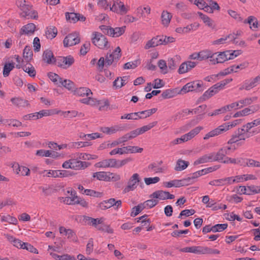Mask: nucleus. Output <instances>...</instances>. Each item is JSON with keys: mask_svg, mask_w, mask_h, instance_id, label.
<instances>
[{"mask_svg": "<svg viewBox=\"0 0 260 260\" xmlns=\"http://www.w3.org/2000/svg\"><path fill=\"white\" fill-rule=\"evenodd\" d=\"M228 130H229V125H227L226 123H224L206 134L203 139L205 140H208L210 138L215 137L223 134Z\"/></svg>", "mask_w": 260, "mask_h": 260, "instance_id": "nucleus-10", "label": "nucleus"}, {"mask_svg": "<svg viewBox=\"0 0 260 260\" xmlns=\"http://www.w3.org/2000/svg\"><path fill=\"white\" fill-rule=\"evenodd\" d=\"M11 101L18 107H25L29 106L28 101L20 98H13L11 99Z\"/></svg>", "mask_w": 260, "mask_h": 260, "instance_id": "nucleus-32", "label": "nucleus"}, {"mask_svg": "<svg viewBox=\"0 0 260 260\" xmlns=\"http://www.w3.org/2000/svg\"><path fill=\"white\" fill-rule=\"evenodd\" d=\"M197 14L199 16L200 18L203 20V22L206 25L212 29H215L216 25L214 21L209 17L207 15L204 14L201 12H198Z\"/></svg>", "mask_w": 260, "mask_h": 260, "instance_id": "nucleus-24", "label": "nucleus"}, {"mask_svg": "<svg viewBox=\"0 0 260 260\" xmlns=\"http://www.w3.org/2000/svg\"><path fill=\"white\" fill-rule=\"evenodd\" d=\"M214 54L207 51H202L199 52V60H203L209 58H213Z\"/></svg>", "mask_w": 260, "mask_h": 260, "instance_id": "nucleus-53", "label": "nucleus"}, {"mask_svg": "<svg viewBox=\"0 0 260 260\" xmlns=\"http://www.w3.org/2000/svg\"><path fill=\"white\" fill-rule=\"evenodd\" d=\"M204 246H191L186 247L180 249L182 252H190L199 254H204Z\"/></svg>", "mask_w": 260, "mask_h": 260, "instance_id": "nucleus-21", "label": "nucleus"}, {"mask_svg": "<svg viewBox=\"0 0 260 260\" xmlns=\"http://www.w3.org/2000/svg\"><path fill=\"white\" fill-rule=\"evenodd\" d=\"M255 87L254 83L252 79L250 80H245L243 85L240 88V90L245 89L246 90H249L253 87Z\"/></svg>", "mask_w": 260, "mask_h": 260, "instance_id": "nucleus-47", "label": "nucleus"}, {"mask_svg": "<svg viewBox=\"0 0 260 260\" xmlns=\"http://www.w3.org/2000/svg\"><path fill=\"white\" fill-rule=\"evenodd\" d=\"M129 76H123L122 77H117L113 82V86L117 88H120L126 84L128 82Z\"/></svg>", "mask_w": 260, "mask_h": 260, "instance_id": "nucleus-34", "label": "nucleus"}, {"mask_svg": "<svg viewBox=\"0 0 260 260\" xmlns=\"http://www.w3.org/2000/svg\"><path fill=\"white\" fill-rule=\"evenodd\" d=\"M257 100V96H253L251 98H246L238 101L239 103V108H241L244 106H246L251 104L253 102H255Z\"/></svg>", "mask_w": 260, "mask_h": 260, "instance_id": "nucleus-36", "label": "nucleus"}, {"mask_svg": "<svg viewBox=\"0 0 260 260\" xmlns=\"http://www.w3.org/2000/svg\"><path fill=\"white\" fill-rule=\"evenodd\" d=\"M75 61L74 57L71 55L64 56H58L55 60V64L58 67L63 69H67L70 67Z\"/></svg>", "mask_w": 260, "mask_h": 260, "instance_id": "nucleus-4", "label": "nucleus"}, {"mask_svg": "<svg viewBox=\"0 0 260 260\" xmlns=\"http://www.w3.org/2000/svg\"><path fill=\"white\" fill-rule=\"evenodd\" d=\"M231 177L214 180L209 182V184L213 186H221L232 184Z\"/></svg>", "mask_w": 260, "mask_h": 260, "instance_id": "nucleus-27", "label": "nucleus"}, {"mask_svg": "<svg viewBox=\"0 0 260 260\" xmlns=\"http://www.w3.org/2000/svg\"><path fill=\"white\" fill-rule=\"evenodd\" d=\"M202 129L203 127L197 126L187 134L191 140L192 138H194L196 135H197Z\"/></svg>", "mask_w": 260, "mask_h": 260, "instance_id": "nucleus-59", "label": "nucleus"}, {"mask_svg": "<svg viewBox=\"0 0 260 260\" xmlns=\"http://www.w3.org/2000/svg\"><path fill=\"white\" fill-rule=\"evenodd\" d=\"M141 178L138 173L134 174L129 179L127 185L123 189V192L126 193L134 190L137 187L138 184L140 182Z\"/></svg>", "mask_w": 260, "mask_h": 260, "instance_id": "nucleus-7", "label": "nucleus"}, {"mask_svg": "<svg viewBox=\"0 0 260 260\" xmlns=\"http://www.w3.org/2000/svg\"><path fill=\"white\" fill-rule=\"evenodd\" d=\"M120 179V176L119 175L116 173L108 172L107 181L115 182L119 180Z\"/></svg>", "mask_w": 260, "mask_h": 260, "instance_id": "nucleus-54", "label": "nucleus"}, {"mask_svg": "<svg viewBox=\"0 0 260 260\" xmlns=\"http://www.w3.org/2000/svg\"><path fill=\"white\" fill-rule=\"evenodd\" d=\"M226 56L228 57V59H233L239 55H240L241 53V51L238 50H234L232 52L230 50L226 51Z\"/></svg>", "mask_w": 260, "mask_h": 260, "instance_id": "nucleus-56", "label": "nucleus"}, {"mask_svg": "<svg viewBox=\"0 0 260 260\" xmlns=\"http://www.w3.org/2000/svg\"><path fill=\"white\" fill-rule=\"evenodd\" d=\"M144 202L147 208H151L155 206L158 203V200L152 198Z\"/></svg>", "mask_w": 260, "mask_h": 260, "instance_id": "nucleus-61", "label": "nucleus"}, {"mask_svg": "<svg viewBox=\"0 0 260 260\" xmlns=\"http://www.w3.org/2000/svg\"><path fill=\"white\" fill-rule=\"evenodd\" d=\"M107 174L108 172H98L94 173L92 177L93 178H96L99 180H103L107 181Z\"/></svg>", "mask_w": 260, "mask_h": 260, "instance_id": "nucleus-50", "label": "nucleus"}, {"mask_svg": "<svg viewBox=\"0 0 260 260\" xmlns=\"http://www.w3.org/2000/svg\"><path fill=\"white\" fill-rule=\"evenodd\" d=\"M150 198L158 199L160 200L167 199H173L175 198L174 195L170 194L168 191L161 190H156L150 195Z\"/></svg>", "mask_w": 260, "mask_h": 260, "instance_id": "nucleus-14", "label": "nucleus"}, {"mask_svg": "<svg viewBox=\"0 0 260 260\" xmlns=\"http://www.w3.org/2000/svg\"><path fill=\"white\" fill-rule=\"evenodd\" d=\"M22 244L23 245V249H26L28 251H30L32 253L37 254L38 253V250L30 244L28 243H24Z\"/></svg>", "mask_w": 260, "mask_h": 260, "instance_id": "nucleus-63", "label": "nucleus"}, {"mask_svg": "<svg viewBox=\"0 0 260 260\" xmlns=\"http://www.w3.org/2000/svg\"><path fill=\"white\" fill-rule=\"evenodd\" d=\"M172 18V15L167 11L164 10L161 15V23L164 26H168Z\"/></svg>", "mask_w": 260, "mask_h": 260, "instance_id": "nucleus-31", "label": "nucleus"}, {"mask_svg": "<svg viewBox=\"0 0 260 260\" xmlns=\"http://www.w3.org/2000/svg\"><path fill=\"white\" fill-rule=\"evenodd\" d=\"M100 27L104 34L112 37H118L123 34L125 31V26L113 28L111 26L103 25Z\"/></svg>", "mask_w": 260, "mask_h": 260, "instance_id": "nucleus-2", "label": "nucleus"}, {"mask_svg": "<svg viewBox=\"0 0 260 260\" xmlns=\"http://www.w3.org/2000/svg\"><path fill=\"white\" fill-rule=\"evenodd\" d=\"M36 29V25L34 23H28L23 26L20 31V35H31L34 34Z\"/></svg>", "mask_w": 260, "mask_h": 260, "instance_id": "nucleus-26", "label": "nucleus"}, {"mask_svg": "<svg viewBox=\"0 0 260 260\" xmlns=\"http://www.w3.org/2000/svg\"><path fill=\"white\" fill-rule=\"evenodd\" d=\"M245 22L249 23L251 28L256 29L258 27L257 19L253 16L248 17L247 20H245Z\"/></svg>", "mask_w": 260, "mask_h": 260, "instance_id": "nucleus-43", "label": "nucleus"}, {"mask_svg": "<svg viewBox=\"0 0 260 260\" xmlns=\"http://www.w3.org/2000/svg\"><path fill=\"white\" fill-rule=\"evenodd\" d=\"M236 149L235 148H232L231 147L226 145L221 148L217 152L214 153V156L216 161L222 162L227 157L226 155H230Z\"/></svg>", "mask_w": 260, "mask_h": 260, "instance_id": "nucleus-9", "label": "nucleus"}, {"mask_svg": "<svg viewBox=\"0 0 260 260\" xmlns=\"http://www.w3.org/2000/svg\"><path fill=\"white\" fill-rule=\"evenodd\" d=\"M245 138L243 137V135L240 132V131L238 128L236 131L235 132L234 134H233L231 138L228 141V144H232L235 143H237L241 140H245Z\"/></svg>", "mask_w": 260, "mask_h": 260, "instance_id": "nucleus-28", "label": "nucleus"}, {"mask_svg": "<svg viewBox=\"0 0 260 260\" xmlns=\"http://www.w3.org/2000/svg\"><path fill=\"white\" fill-rule=\"evenodd\" d=\"M68 193H71V197H62L60 198V201H62V202L67 205H74L76 204V202H77V196H76V192L73 190L72 189L71 190L68 191Z\"/></svg>", "mask_w": 260, "mask_h": 260, "instance_id": "nucleus-18", "label": "nucleus"}, {"mask_svg": "<svg viewBox=\"0 0 260 260\" xmlns=\"http://www.w3.org/2000/svg\"><path fill=\"white\" fill-rule=\"evenodd\" d=\"M189 164V162L188 161L183 160L181 159H179L176 162L175 170L176 171H183L187 168Z\"/></svg>", "mask_w": 260, "mask_h": 260, "instance_id": "nucleus-37", "label": "nucleus"}, {"mask_svg": "<svg viewBox=\"0 0 260 260\" xmlns=\"http://www.w3.org/2000/svg\"><path fill=\"white\" fill-rule=\"evenodd\" d=\"M23 70L24 72L27 73L31 77H35L36 75V71L35 68L31 64H29L28 66H24L23 67Z\"/></svg>", "mask_w": 260, "mask_h": 260, "instance_id": "nucleus-45", "label": "nucleus"}, {"mask_svg": "<svg viewBox=\"0 0 260 260\" xmlns=\"http://www.w3.org/2000/svg\"><path fill=\"white\" fill-rule=\"evenodd\" d=\"M163 36H157L153 37L151 40L148 41L145 46V49H148L158 45H163Z\"/></svg>", "mask_w": 260, "mask_h": 260, "instance_id": "nucleus-16", "label": "nucleus"}, {"mask_svg": "<svg viewBox=\"0 0 260 260\" xmlns=\"http://www.w3.org/2000/svg\"><path fill=\"white\" fill-rule=\"evenodd\" d=\"M157 123V121H153L149 123L148 125H144L140 128H138L140 135L144 134L146 132L150 130L151 128L155 126Z\"/></svg>", "mask_w": 260, "mask_h": 260, "instance_id": "nucleus-46", "label": "nucleus"}, {"mask_svg": "<svg viewBox=\"0 0 260 260\" xmlns=\"http://www.w3.org/2000/svg\"><path fill=\"white\" fill-rule=\"evenodd\" d=\"M125 148H126V151H127V153H141L143 150L142 148H139L138 146H125Z\"/></svg>", "mask_w": 260, "mask_h": 260, "instance_id": "nucleus-55", "label": "nucleus"}, {"mask_svg": "<svg viewBox=\"0 0 260 260\" xmlns=\"http://www.w3.org/2000/svg\"><path fill=\"white\" fill-rule=\"evenodd\" d=\"M81 103L90 105L91 106H95L98 105L102 104V101H99L96 99L92 98L91 96H88L86 98H83L80 100Z\"/></svg>", "mask_w": 260, "mask_h": 260, "instance_id": "nucleus-30", "label": "nucleus"}, {"mask_svg": "<svg viewBox=\"0 0 260 260\" xmlns=\"http://www.w3.org/2000/svg\"><path fill=\"white\" fill-rule=\"evenodd\" d=\"M20 16L26 18H32L37 19L38 18V12L32 9V6L29 5L26 8H23Z\"/></svg>", "mask_w": 260, "mask_h": 260, "instance_id": "nucleus-13", "label": "nucleus"}, {"mask_svg": "<svg viewBox=\"0 0 260 260\" xmlns=\"http://www.w3.org/2000/svg\"><path fill=\"white\" fill-rule=\"evenodd\" d=\"M221 89H222L219 86V84L216 83L205 91L203 96L205 100L208 99L218 92Z\"/></svg>", "mask_w": 260, "mask_h": 260, "instance_id": "nucleus-22", "label": "nucleus"}, {"mask_svg": "<svg viewBox=\"0 0 260 260\" xmlns=\"http://www.w3.org/2000/svg\"><path fill=\"white\" fill-rule=\"evenodd\" d=\"M1 219L2 222H8L10 224H16L17 223V219L16 218L12 217L9 215L2 216Z\"/></svg>", "mask_w": 260, "mask_h": 260, "instance_id": "nucleus-49", "label": "nucleus"}, {"mask_svg": "<svg viewBox=\"0 0 260 260\" xmlns=\"http://www.w3.org/2000/svg\"><path fill=\"white\" fill-rule=\"evenodd\" d=\"M75 175L73 172L67 170H49L47 176L52 177H68Z\"/></svg>", "mask_w": 260, "mask_h": 260, "instance_id": "nucleus-12", "label": "nucleus"}, {"mask_svg": "<svg viewBox=\"0 0 260 260\" xmlns=\"http://www.w3.org/2000/svg\"><path fill=\"white\" fill-rule=\"evenodd\" d=\"M227 227V223L217 224L213 226L214 233L222 232L225 230Z\"/></svg>", "mask_w": 260, "mask_h": 260, "instance_id": "nucleus-62", "label": "nucleus"}, {"mask_svg": "<svg viewBox=\"0 0 260 260\" xmlns=\"http://www.w3.org/2000/svg\"><path fill=\"white\" fill-rule=\"evenodd\" d=\"M59 230L60 233L64 234L66 236H68V238H72L75 235V233L73 230L67 229L63 226H60Z\"/></svg>", "mask_w": 260, "mask_h": 260, "instance_id": "nucleus-51", "label": "nucleus"}, {"mask_svg": "<svg viewBox=\"0 0 260 260\" xmlns=\"http://www.w3.org/2000/svg\"><path fill=\"white\" fill-rule=\"evenodd\" d=\"M202 81H194L186 84L181 89V93H185L190 91L200 92L203 90Z\"/></svg>", "mask_w": 260, "mask_h": 260, "instance_id": "nucleus-3", "label": "nucleus"}, {"mask_svg": "<svg viewBox=\"0 0 260 260\" xmlns=\"http://www.w3.org/2000/svg\"><path fill=\"white\" fill-rule=\"evenodd\" d=\"M121 200L116 201L115 199L111 198L102 203L101 207L103 209H108L112 206H116V208H118L121 206Z\"/></svg>", "mask_w": 260, "mask_h": 260, "instance_id": "nucleus-19", "label": "nucleus"}, {"mask_svg": "<svg viewBox=\"0 0 260 260\" xmlns=\"http://www.w3.org/2000/svg\"><path fill=\"white\" fill-rule=\"evenodd\" d=\"M228 60L226 51L220 52L216 58V63H223Z\"/></svg>", "mask_w": 260, "mask_h": 260, "instance_id": "nucleus-57", "label": "nucleus"}, {"mask_svg": "<svg viewBox=\"0 0 260 260\" xmlns=\"http://www.w3.org/2000/svg\"><path fill=\"white\" fill-rule=\"evenodd\" d=\"M43 60L47 64H55V60L56 58L54 57L53 52L49 50H46L44 51Z\"/></svg>", "mask_w": 260, "mask_h": 260, "instance_id": "nucleus-25", "label": "nucleus"}, {"mask_svg": "<svg viewBox=\"0 0 260 260\" xmlns=\"http://www.w3.org/2000/svg\"><path fill=\"white\" fill-rule=\"evenodd\" d=\"M123 127L120 126L119 125H114L111 127H103L101 128V131L107 135H111L113 134H115L119 131H121L123 130Z\"/></svg>", "mask_w": 260, "mask_h": 260, "instance_id": "nucleus-29", "label": "nucleus"}, {"mask_svg": "<svg viewBox=\"0 0 260 260\" xmlns=\"http://www.w3.org/2000/svg\"><path fill=\"white\" fill-rule=\"evenodd\" d=\"M202 129L203 127L197 126L187 134L191 140L192 138H194L196 135H197Z\"/></svg>", "mask_w": 260, "mask_h": 260, "instance_id": "nucleus-60", "label": "nucleus"}, {"mask_svg": "<svg viewBox=\"0 0 260 260\" xmlns=\"http://www.w3.org/2000/svg\"><path fill=\"white\" fill-rule=\"evenodd\" d=\"M72 169L75 170H84L90 164L89 162L82 161L77 159H71Z\"/></svg>", "mask_w": 260, "mask_h": 260, "instance_id": "nucleus-20", "label": "nucleus"}, {"mask_svg": "<svg viewBox=\"0 0 260 260\" xmlns=\"http://www.w3.org/2000/svg\"><path fill=\"white\" fill-rule=\"evenodd\" d=\"M253 127L249 122L242 126L241 128H239L240 132L243 135L245 139L249 138L255 135L260 133V127L252 129Z\"/></svg>", "mask_w": 260, "mask_h": 260, "instance_id": "nucleus-5", "label": "nucleus"}, {"mask_svg": "<svg viewBox=\"0 0 260 260\" xmlns=\"http://www.w3.org/2000/svg\"><path fill=\"white\" fill-rule=\"evenodd\" d=\"M214 153H211L203 155L194 162V165H198L201 164H204L208 162L215 161Z\"/></svg>", "mask_w": 260, "mask_h": 260, "instance_id": "nucleus-17", "label": "nucleus"}, {"mask_svg": "<svg viewBox=\"0 0 260 260\" xmlns=\"http://www.w3.org/2000/svg\"><path fill=\"white\" fill-rule=\"evenodd\" d=\"M33 53L29 46H25L23 49V57L26 62H29L32 58Z\"/></svg>", "mask_w": 260, "mask_h": 260, "instance_id": "nucleus-35", "label": "nucleus"}, {"mask_svg": "<svg viewBox=\"0 0 260 260\" xmlns=\"http://www.w3.org/2000/svg\"><path fill=\"white\" fill-rule=\"evenodd\" d=\"M80 39L77 32H73L67 36L63 40V45L65 47L72 46L78 44Z\"/></svg>", "mask_w": 260, "mask_h": 260, "instance_id": "nucleus-11", "label": "nucleus"}, {"mask_svg": "<svg viewBox=\"0 0 260 260\" xmlns=\"http://www.w3.org/2000/svg\"><path fill=\"white\" fill-rule=\"evenodd\" d=\"M91 41L93 44L101 49L109 47V42L106 37L99 32H93L92 34Z\"/></svg>", "mask_w": 260, "mask_h": 260, "instance_id": "nucleus-1", "label": "nucleus"}, {"mask_svg": "<svg viewBox=\"0 0 260 260\" xmlns=\"http://www.w3.org/2000/svg\"><path fill=\"white\" fill-rule=\"evenodd\" d=\"M255 186L252 185L250 186L246 187L245 186H240L238 190L239 192L241 194H254V191Z\"/></svg>", "mask_w": 260, "mask_h": 260, "instance_id": "nucleus-40", "label": "nucleus"}, {"mask_svg": "<svg viewBox=\"0 0 260 260\" xmlns=\"http://www.w3.org/2000/svg\"><path fill=\"white\" fill-rule=\"evenodd\" d=\"M83 194H85L87 196H89L94 197H101L103 195L102 192L96 191L95 190L92 189H86L84 190V192H82Z\"/></svg>", "mask_w": 260, "mask_h": 260, "instance_id": "nucleus-52", "label": "nucleus"}, {"mask_svg": "<svg viewBox=\"0 0 260 260\" xmlns=\"http://www.w3.org/2000/svg\"><path fill=\"white\" fill-rule=\"evenodd\" d=\"M65 15L67 20L71 23H76L78 21L77 13L66 12Z\"/></svg>", "mask_w": 260, "mask_h": 260, "instance_id": "nucleus-44", "label": "nucleus"}, {"mask_svg": "<svg viewBox=\"0 0 260 260\" xmlns=\"http://www.w3.org/2000/svg\"><path fill=\"white\" fill-rule=\"evenodd\" d=\"M57 34V28L53 26H50L46 28V36L48 39H52L56 37Z\"/></svg>", "mask_w": 260, "mask_h": 260, "instance_id": "nucleus-39", "label": "nucleus"}, {"mask_svg": "<svg viewBox=\"0 0 260 260\" xmlns=\"http://www.w3.org/2000/svg\"><path fill=\"white\" fill-rule=\"evenodd\" d=\"M90 46L89 42H86L80 49V53L82 55H85L89 51Z\"/></svg>", "mask_w": 260, "mask_h": 260, "instance_id": "nucleus-64", "label": "nucleus"}, {"mask_svg": "<svg viewBox=\"0 0 260 260\" xmlns=\"http://www.w3.org/2000/svg\"><path fill=\"white\" fill-rule=\"evenodd\" d=\"M74 93L75 94L80 96H86L87 97L89 95H92L91 90L87 87H80L77 88L76 90H75Z\"/></svg>", "mask_w": 260, "mask_h": 260, "instance_id": "nucleus-33", "label": "nucleus"}, {"mask_svg": "<svg viewBox=\"0 0 260 260\" xmlns=\"http://www.w3.org/2000/svg\"><path fill=\"white\" fill-rule=\"evenodd\" d=\"M121 56V49L117 47L112 53H108L105 58V66H110L117 62Z\"/></svg>", "mask_w": 260, "mask_h": 260, "instance_id": "nucleus-8", "label": "nucleus"}, {"mask_svg": "<svg viewBox=\"0 0 260 260\" xmlns=\"http://www.w3.org/2000/svg\"><path fill=\"white\" fill-rule=\"evenodd\" d=\"M246 167L260 168V161L252 158H246Z\"/></svg>", "mask_w": 260, "mask_h": 260, "instance_id": "nucleus-48", "label": "nucleus"}, {"mask_svg": "<svg viewBox=\"0 0 260 260\" xmlns=\"http://www.w3.org/2000/svg\"><path fill=\"white\" fill-rule=\"evenodd\" d=\"M15 68V63L12 62H8L6 63L4 65L3 69V76L5 77H7L9 76L10 73L11 71H12Z\"/></svg>", "mask_w": 260, "mask_h": 260, "instance_id": "nucleus-41", "label": "nucleus"}, {"mask_svg": "<svg viewBox=\"0 0 260 260\" xmlns=\"http://www.w3.org/2000/svg\"><path fill=\"white\" fill-rule=\"evenodd\" d=\"M141 118H142V116H140V113H139V112L124 114L120 117L121 119H126L137 120Z\"/></svg>", "mask_w": 260, "mask_h": 260, "instance_id": "nucleus-42", "label": "nucleus"}, {"mask_svg": "<svg viewBox=\"0 0 260 260\" xmlns=\"http://www.w3.org/2000/svg\"><path fill=\"white\" fill-rule=\"evenodd\" d=\"M58 113L54 110H42L38 112L29 114L23 116V118L25 120H37L44 116H50L54 114Z\"/></svg>", "mask_w": 260, "mask_h": 260, "instance_id": "nucleus-6", "label": "nucleus"}, {"mask_svg": "<svg viewBox=\"0 0 260 260\" xmlns=\"http://www.w3.org/2000/svg\"><path fill=\"white\" fill-rule=\"evenodd\" d=\"M99 166L100 167H112L115 168L116 159L111 158L108 159H104L99 163Z\"/></svg>", "mask_w": 260, "mask_h": 260, "instance_id": "nucleus-38", "label": "nucleus"}, {"mask_svg": "<svg viewBox=\"0 0 260 260\" xmlns=\"http://www.w3.org/2000/svg\"><path fill=\"white\" fill-rule=\"evenodd\" d=\"M164 185L168 188L175 187H180V184L179 183V180H173L169 182H164Z\"/></svg>", "mask_w": 260, "mask_h": 260, "instance_id": "nucleus-58", "label": "nucleus"}, {"mask_svg": "<svg viewBox=\"0 0 260 260\" xmlns=\"http://www.w3.org/2000/svg\"><path fill=\"white\" fill-rule=\"evenodd\" d=\"M12 167L14 171L17 174H19L21 176H29L30 174L29 169L24 166H20L18 163L14 162Z\"/></svg>", "mask_w": 260, "mask_h": 260, "instance_id": "nucleus-15", "label": "nucleus"}, {"mask_svg": "<svg viewBox=\"0 0 260 260\" xmlns=\"http://www.w3.org/2000/svg\"><path fill=\"white\" fill-rule=\"evenodd\" d=\"M110 10L125 14L127 12V10L125 8L124 5L121 2L117 1L114 2L113 5L110 7Z\"/></svg>", "mask_w": 260, "mask_h": 260, "instance_id": "nucleus-23", "label": "nucleus"}]
</instances>
